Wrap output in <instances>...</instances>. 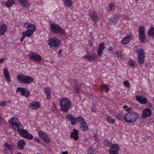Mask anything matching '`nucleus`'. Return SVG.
<instances>
[{"label": "nucleus", "instance_id": "f3484780", "mask_svg": "<svg viewBox=\"0 0 154 154\" xmlns=\"http://www.w3.org/2000/svg\"><path fill=\"white\" fill-rule=\"evenodd\" d=\"M135 98L136 100L142 104H145L147 101L146 98L142 95H136Z\"/></svg>", "mask_w": 154, "mask_h": 154}, {"label": "nucleus", "instance_id": "20e7f679", "mask_svg": "<svg viewBox=\"0 0 154 154\" xmlns=\"http://www.w3.org/2000/svg\"><path fill=\"white\" fill-rule=\"evenodd\" d=\"M9 122L10 125L15 131L17 130L19 128L22 127V125L20 124L18 119L15 117L10 118L9 120Z\"/></svg>", "mask_w": 154, "mask_h": 154}, {"label": "nucleus", "instance_id": "c03bdc74", "mask_svg": "<svg viewBox=\"0 0 154 154\" xmlns=\"http://www.w3.org/2000/svg\"><path fill=\"white\" fill-rule=\"evenodd\" d=\"M88 154H94L95 151L92 148H89L88 149Z\"/></svg>", "mask_w": 154, "mask_h": 154}, {"label": "nucleus", "instance_id": "13d9d810", "mask_svg": "<svg viewBox=\"0 0 154 154\" xmlns=\"http://www.w3.org/2000/svg\"><path fill=\"white\" fill-rule=\"evenodd\" d=\"M125 19L127 20L129 19L127 15L125 16Z\"/></svg>", "mask_w": 154, "mask_h": 154}, {"label": "nucleus", "instance_id": "052dcab7", "mask_svg": "<svg viewBox=\"0 0 154 154\" xmlns=\"http://www.w3.org/2000/svg\"><path fill=\"white\" fill-rule=\"evenodd\" d=\"M136 1V3H137L138 2V0H135Z\"/></svg>", "mask_w": 154, "mask_h": 154}, {"label": "nucleus", "instance_id": "f03ea898", "mask_svg": "<svg viewBox=\"0 0 154 154\" xmlns=\"http://www.w3.org/2000/svg\"><path fill=\"white\" fill-rule=\"evenodd\" d=\"M59 101L61 110L64 112L67 111L71 104L70 100L67 98H60Z\"/></svg>", "mask_w": 154, "mask_h": 154}, {"label": "nucleus", "instance_id": "473e14b6", "mask_svg": "<svg viewBox=\"0 0 154 154\" xmlns=\"http://www.w3.org/2000/svg\"><path fill=\"white\" fill-rule=\"evenodd\" d=\"M33 32H34L32 31L29 30L27 29L25 32L23 31L22 32V34L24 35L26 37H30L33 35Z\"/></svg>", "mask_w": 154, "mask_h": 154}, {"label": "nucleus", "instance_id": "5fc2aeb1", "mask_svg": "<svg viewBox=\"0 0 154 154\" xmlns=\"http://www.w3.org/2000/svg\"><path fill=\"white\" fill-rule=\"evenodd\" d=\"M5 60V58H0V63H2Z\"/></svg>", "mask_w": 154, "mask_h": 154}, {"label": "nucleus", "instance_id": "e2e57ef3", "mask_svg": "<svg viewBox=\"0 0 154 154\" xmlns=\"http://www.w3.org/2000/svg\"><path fill=\"white\" fill-rule=\"evenodd\" d=\"M153 101L154 102V97H153Z\"/></svg>", "mask_w": 154, "mask_h": 154}, {"label": "nucleus", "instance_id": "5701e85b", "mask_svg": "<svg viewBox=\"0 0 154 154\" xmlns=\"http://www.w3.org/2000/svg\"><path fill=\"white\" fill-rule=\"evenodd\" d=\"M44 91L47 96V98L48 99H50L51 97V90L49 87H46L44 88Z\"/></svg>", "mask_w": 154, "mask_h": 154}, {"label": "nucleus", "instance_id": "e433bc0d", "mask_svg": "<svg viewBox=\"0 0 154 154\" xmlns=\"http://www.w3.org/2000/svg\"><path fill=\"white\" fill-rule=\"evenodd\" d=\"M104 146L106 147H109L110 145H112V143L110 142L108 139H105L103 142Z\"/></svg>", "mask_w": 154, "mask_h": 154}, {"label": "nucleus", "instance_id": "39448f33", "mask_svg": "<svg viewBox=\"0 0 154 154\" xmlns=\"http://www.w3.org/2000/svg\"><path fill=\"white\" fill-rule=\"evenodd\" d=\"M21 128H19L16 131H17L19 134L22 137H25L29 140H32L33 138V136L29 134L26 130L23 129V128L22 125Z\"/></svg>", "mask_w": 154, "mask_h": 154}, {"label": "nucleus", "instance_id": "4468645a", "mask_svg": "<svg viewBox=\"0 0 154 154\" xmlns=\"http://www.w3.org/2000/svg\"><path fill=\"white\" fill-rule=\"evenodd\" d=\"M120 147L117 144H112L110 146L109 153L110 154H118V151Z\"/></svg>", "mask_w": 154, "mask_h": 154}, {"label": "nucleus", "instance_id": "f8f14e48", "mask_svg": "<svg viewBox=\"0 0 154 154\" xmlns=\"http://www.w3.org/2000/svg\"><path fill=\"white\" fill-rule=\"evenodd\" d=\"M79 116L76 118L72 115L68 114L66 116V118L67 119L71 122V125H73L76 124L78 122H79Z\"/></svg>", "mask_w": 154, "mask_h": 154}, {"label": "nucleus", "instance_id": "4c0bfd02", "mask_svg": "<svg viewBox=\"0 0 154 154\" xmlns=\"http://www.w3.org/2000/svg\"><path fill=\"white\" fill-rule=\"evenodd\" d=\"M106 119L107 122L110 124H114L115 122V119L111 118L109 116L107 117Z\"/></svg>", "mask_w": 154, "mask_h": 154}, {"label": "nucleus", "instance_id": "864d4df0", "mask_svg": "<svg viewBox=\"0 0 154 154\" xmlns=\"http://www.w3.org/2000/svg\"><path fill=\"white\" fill-rule=\"evenodd\" d=\"M91 110L92 111L95 112L97 110V109L95 107L93 106L91 108Z\"/></svg>", "mask_w": 154, "mask_h": 154}, {"label": "nucleus", "instance_id": "4be33fe9", "mask_svg": "<svg viewBox=\"0 0 154 154\" xmlns=\"http://www.w3.org/2000/svg\"><path fill=\"white\" fill-rule=\"evenodd\" d=\"M1 3L2 5L5 7L9 8L14 4V0H8L6 2L1 1Z\"/></svg>", "mask_w": 154, "mask_h": 154}, {"label": "nucleus", "instance_id": "49530a36", "mask_svg": "<svg viewBox=\"0 0 154 154\" xmlns=\"http://www.w3.org/2000/svg\"><path fill=\"white\" fill-rule=\"evenodd\" d=\"M113 48L111 46H109L107 48L108 52L109 54H112L113 53Z\"/></svg>", "mask_w": 154, "mask_h": 154}, {"label": "nucleus", "instance_id": "f257e3e1", "mask_svg": "<svg viewBox=\"0 0 154 154\" xmlns=\"http://www.w3.org/2000/svg\"><path fill=\"white\" fill-rule=\"evenodd\" d=\"M139 116L138 113L136 112H129L123 116L124 119L128 123H133L137 120Z\"/></svg>", "mask_w": 154, "mask_h": 154}, {"label": "nucleus", "instance_id": "412c9836", "mask_svg": "<svg viewBox=\"0 0 154 154\" xmlns=\"http://www.w3.org/2000/svg\"><path fill=\"white\" fill-rule=\"evenodd\" d=\"M132 38V35L131 34L128 35L123 38L121 41V43L122 45H126L130 41Z\"/></svg>", "mask_w": 154, "mask_h": 154}, {"label": "nucleus", "instance_id": "a19ab883", "mask_svg": "<svg viewBox=\"0 0 154 154\" xmlns=\"http://www.w3.org/2000/svg\"><path fill=\"white\" fill-rule=\"evenodd\" d=\"M103 90H105L106 91L108 92L109 91V89L108 86L106 85H102L100 88V90L101 91H102Z\"/></svg>", "mask_w": 154, "mask_h": 154}, {"label": "nucleus", "instance_id": "1a4fd4ad", "mask_svg": "<svg viewBox=\"0 0 154 154\" xmlns=\"http://www.w3.org/2000/svg\"><path fill=\"white\" fill-rule=\"evenodd\" d=\"M17 93L19 92L22 96H25L26 97H28L29 96L30 93L28 89L22 87H19L16 90Z\"/></svg>", "mask_w": 154, "mask_h": 154}, {"label": "nucleus", "instance_id": "7c9ffc66", "mask_svg": "<svg viewBox=\"0 0 154 154\" xmlns=\"http://www.w3.org/2000/svg\"><path fill=\"white\" fill-rule=\"evenodd\" d=\"M6 28L5 25L2 24L0 26V35H2L5 32Z\"/></svg>", "mask_w": 154, "mask_h": 154}, {"label": "nucleus", "instance_id": "9d476101", "mask_svg": "<svg viewBox=\"0 0 154 154\" xmlns=\"http://www.w3.org/2000/svg\"><path fill=\"white\" fill-rule=\"evenodd\" d=\"M137 53L138 58V62L139 64L143 63L144 62V53L142 49H138Z\"/></svg>", "mask_w": 154, "mask_h": 154}, {"label": "nucleus", "instance_id": "393cba45", "mask_svg": "<svg viewBox=\"0 0 154 154\" xmlns=\"http://www.w3.org/2000/svg\"><path fill=\"white\" fill-rule=\"evenodd\" d=\"M104 48V44L102 43L99 45L97 50V54L98 56H101L103 52Z\"/></svg>", "mask_w": 154, "mask_h": 154}, {"label": "nucleus", "instance_id": "6e6552de", "mask_svg": "<svg viewBox=\"0 0 154 154\" xmlns=\"http://www.w3.org/2000/svg\"><path fill=\"white\" fill-rule=\"evenodd\" d=\"M29 57L31 60L37 62H40L42 60V57L38 54L34 52H31L29 55Z\"/></svg>", "mask_w": 154, "mask_h": 154}, {"label": "nucleus", "instance_id": "79ce46f5", "mask_svg": "<svg viewBox=\"0 0 154 154\" xmlns=\"http://www.w3.org/2000/svg\"><path fill=\"white\" fill-rule=\"evenodd\" d=\"M128 64L131 67H134L135 65V62L133 60H130L128 62Z\"/></svg>", "mask_w": 154, "mask_h": 154}, {"label": "nucleus", "instance_id": "dca6fc26", "mask_svg": "<svg viewBox=\"0 0 154 154\" xmlns=\"http://www.w3.org/2000/svg\"><path fill=\"white\" fill-rule=\"evenodd\" d=\"M152 114V110L149 108L144 109L142 112V116L143 118L146 119V118L149 117L151 116Z\"/></svg>", "mask_w": 154, "mask_h": 154}, {"label": "nucleus", "instance_id": "37998d69", "mask_svg": "<svg viewBox=\"0 0 154 154\" xmlns=\"http://www.w3.org/2000/svg\"><path fill=\"white\" fill-rule=\"evenodd\" d=\"M73 91L74 92L77 93H79L80 91H81V89L78 86L74 87L73 88Z\"/></svg>", "mask_w": 154, "mask_h": 154}, {"label": "nucleus", "instance_id": "680f3d73", "mask_svg": "<svg viewBox=\"0 0 154 154\" xmlns=\"http://www.w3.org/2000/svg\"><path fill=\"white\" fill-rule=\"evenodd\" d=\"M88 83V82H86V84H87V83Z\"/></svg>", "mask_w": 154, "mask_h": 154}, {"label": "nucleus", "instance_id": "b1692460", "mask_svg": "<svg viewBox=\"0 0 154 154\" xmlns=\"http://www.w3.org/2000/svg\"><path fill=\"white\" fill-rule=\"evenodd\" d=\"M70 137L75 140H77L79 138L78 131L75 129H73L71 133Z\"/></svg>", "mask_w": 154, "mask_h": 154}, {"label": "nucleus", "instance_id": "aec40b11", "mask_svg": "<svg viewBox=\"0 0 154 154\" xmlns=\"http://www.w3.org/2000/svg\"><path fill=\"white\" fill-rule=\"evenodd\" d=\"M97 57L95 53L91 54L88 55H86L84 57V58L88 61H92L94 60Z\"/></svg>", "mask_w": 154, "mask_h": 154}, {"label": "nucleus", "instance_id": "ddd939ff", "mask_svg": "<svg viewBox=\"0 0 154 154\" xmlns=\"http://www.w3.org/2000/svg\"><path fill=\"white\" fill-rule=\"evenodd\" d=\"M145 29L143 26H140L139 28L138 33L139 38L140 42L143 43L144 42L145 38Z\"/></svg>", "mask_w": 154, "mask_h": 154}, {"label": "nucleus", "instance_id": "3c124183", "mask_svg": "<svg viewBox=\"0 0 154 154\" xmlns=\"http://www.w3.org/2000/svg\"><path fill=\"white\" fill-rule=\"evenodd\" d=\"M34 140L36 142H38V143H41V140L39 139L37 137L35 138H34Z\"/></svg>", "mask_w": 154, "mask_h": 154}, {"label": "nucleus", "instance_id": "bb28decb", "mask_svg": "<svg viewBox=\"0 0 154 154\" xmlns=\"http://www.w3.org/2000/svg\"><path fill=\"white\" fill-rule=\"evenodd\" d=\"M118 20V18L117 16H113L109 19L108 22L111 24H113L116 23Z\"/></svg>", "mask_w": 154, "mask_h": 154}, {"label": "nucleus", "instance_id": "c85d7f7f", "mask_svg": "<svg viewBox=\"0 0 154 154\" xmlns=\"http://www.w3.org/2000/svg\"><path fill=\"white\" fill-rule=\"evenodd\" d=\"M25 144V143L23 140H19L17 143V147L18 149H23Z\"/></svg>", "mask_w": 154, "mask_h": 154}, {"label": "nucleus", "instance_id": "6e6d98bb", "mask_svg": "<svg viewBox=\"0 0 154 154\" xmlns=\"http://www.w3.org/2000/svg\"><path fill=\"white\" fill-rule=\"evenodd\" d=\"M61 154H68V152L67 151H63L61 152Z\"/></svg>", "mask_w": 154, "mask_h": 154}, {"label": "nucleus", "instance_id": "c756f323", "mask_svg": "<svg viewBox=\"0 0 154 154\" xmlns=\"http://www.w3.org/2000/svg\"><path fill=\"white\" fill-rule=\"evenodd\" d=\"M114 56L117 57L118 58L120 59H124V56L122 54L120 51H116L114 53Z\"/></svg>", "mask_w": 154, "mask_h": 154}, {"label": "nucleus", "instance_id": "ea45409f", "mask_svg": "<svg viewBox=\"0 0 154 154\" xmlns=\"http://www.w3.org/2000/svg\"><path fill=\"white\" fill-rule=\"evenodd\" d=\"M148 35L150 36H154V28L152 27L148 32Z\"/></svg>", "mask_w": 154, "mask_h": 154}, {"label": "nucleus", "instance_id": "2f4dec72", "mask_svg": "<svg viewBox=\"0 0 154 154\" xmlns=\"http://www.w3.org/2000/svg\"><path fill=\"white\" fill-rule=\"evenodd\" d=\"M18 2L22 5L28 6L29 4L28 3L27 0H18Z\"/></svg>", "mask_w": 154, "mask_h": 154}, {"label": "nucleus", "instance_id": "f704fd0d", "mask_svg": "<svg viewBox=\"0 0 154 154\" xmlns=\"http://www.w3.org/2000/svg\"><path fill=\"white\" fill-rule=\"evenodd\" d=\"M63 1L66 7H70L72 5V0H63Z\"/></svg>", "mask_w": 154, "mask_h": 154}, {"label": "nucleus", "instance_id": "603ef678", "mask_svg": "<svg viewBox=\"0 0 154 154\" xmlns=\"http://www.w3.org/2000/svg\"><path fill=\"white\" fill-rule=\"evenodd\" d=\"M26 37L25 35H24V34H23V36L20 39V41L21 42H22L23 41V40L24 38Z\"/></svg>", "mask_w": 154, "mask_h": 154}, {"label": "nucleus", "instance_id": "2eb2a0df", "mask_svg": "<svg viewBox=\"0 0 154 154\" xmlns=\"http://www.w3.org/2000/svg\"><path fill=\"white\" fill-rule=\"evenodd\" d=\"M79 122L80 124V128L83 131H86L88 129V125L85 123L84 119L81 116L79 117Z\"/></svg>", "mask_w": 154, "mask_h": 154}, {"label": "nucleus", "instance_id": "a211bd4d", "mask_svg": "<svg viewBox=\"0 0 154 154\" xmlns=\"http://www.w3.org/2000/svg\"><path fill=\"white\" fill-rule=\"evenodd\" d=\"M3 72L7 82L8 83L10 82L11 80L8 68L6 67L4 68L3 69Z\"/></svg>", "mask_w": 154, "mask_h": 154}, {"label": "nucleus", "instance_id": "6ab92c4d", "mask_svg": "<svg viewBox=\"0 0 154 154\" xmlns=\"http://www.w3.org/2000/svg\"><path fill=\"white\" fill-rule=\"evenodd\" d=\"M24 26L28 30L34 32L36 29L34 25L27 22L23 24Z\"/></svg>", "mask_w": 154, "mask_h": 154}, {"label": "nucleus", "instance_id": "8fccbe9b", "mask_svg": "<svg viewBox=\"0 0 154 154\" xmlns=\"http://www.w3.org/2000/svg\"><path fill=\"white\" fill-rule=\"evenodd\" d=\"M62 50L60 49L58 51L57 55L58 57H61V53L62 52Z\"/></svg>", "mask_w": 154, "mask_h": 154}, {"label": "nucleus", "instance_id": "de8ad7c7", "mask_svg": "<svg viewBox=\"0 0 154 154\" xmlns=\"http://www.w3.org/2000/svg\"><path fill=\"white\" fill-rule=\"evenodd\" d=\"M7 104V102L5 101L0 102V106H4Z\"/></svg>", "mask_w": 154, "mask_h": 154}, {"label": "nucleus", "instance_id": "58836bf2", "mask_svg": "<svg viewBox=\"0 0 154 154\" xmlns=\"http://www.w3.org/2000/svg\"><path fill=\"white\" fill-rule=\"evenodd\" d=\"M115 9V7L113 3H111L109 5V7L108 8L107 11H110L113 10Z\"/></svg>", "mask_w": 154, "mask_h": 154}, {"label": "nucleus", "instance_id": "4d7b16f0", "mask_svg": "<svg viewBox=\"0 0 154 154\" xmlns=\"http://www.w3.org/2000/svg\"><path fill=\"white\" fill-rule=\"evenodd\" d=\"M131 109L130 108H128V107H127V108H126V111H129L130 110H131Z\"/></svg>", "mask_w": 154, "mask_h": 154}, {"label": "nucleus", "instance_id": "09e8293b", "mask_svg": "<svg viewBox=\"0 0 154 154\" xmlns=\"http://www.w3.org/2000/svg\"><path fill=\"white\" fill-rule=\"evenodd\" d=\"M123 84L126 87H128L129 86V83L127 81L124 82Z\"/></svg>", "mask_w": 154, "mask_h": 154}, {"label": "nucleus", "instance_id": "cd10ccee", "mask_svg": "<svg viewBox=\"0 0 154 154\" xmlns=\"http://www.w3.org/2000/svg\"><path fill=\"white\" fill-rule=\"evenodd\" d=\"M4 150L6 152L7 150H9L11 152V151L13 149L14 147L13 145H10L7 143L4 144Z\"/></svg>", "mask_w": 154, "mask_h": 154}, {"label": "nucleus", "instance_id": "72a5a7b5", "mask_svg": "<svg viewBox=\"0 0 154 154\" xmlns=\"http://www.w3.org/2000/svg\"><path fill=\"white\" fill-rule=\"evenodd\" d=\"M110 113L113 116L115 117L118 119H124L123 116L121 114L116 115L115 113V111L111 112Z\"/></svg>", "mask_w": 154, "mask_h": 154}, {"label": "nucleus", "instance_id": "bf43d9fd", "mask_svg": "<svg viewBox=\"0 0 154 154\" xmlns=\"http://www.w3.org/2000/svg\"><path fill=\"white\" fill-rule=\"evenodd\" d=\"M123 108L124 109H126L127 108V106H123Z\"/></svg>", "mask_w": 154, "mask_h": 154}, {"label": "nucleus", "instance_id": "c9c22d12", "mask_svg": "<svg viewBox=\"0 0 154 154\" xmlns=\"http://www.w3.org/2000/svg\"><path fill=\"white\" fill-rule=\"evenodd\" d=\"M89 15L93 20H95L97 19V15L95 11H93L90 12Z\"/></svg>", "mask_w": 154, "mask_h": 154}, {"label": "nucleus", "instance_id": "a18cd8bd", "mask_svg": "<svg viewBox=\"0 0 154 154\" xmlns=\"http://www.w3.org/2000/svg\"><path fill=\"white\" fill-rule=\"evenodd\" d=\"M94 43V39L93 38H92L89 41L88 45H92Z\"/></svg>", "mask_w": 154, "mask_h": 154}, {"label": "nucleus", "instance_id": "423d86ee", "mask_svg": "<svg viewBox=\"0 0 154 154\" xmlns=\"http://www.w3.org/2000/svg\"><path fill=\"white\" fill-rule=\"evenodd\" d=\"M60 43V42L56 37L50 38L48 40V44L51 48H57Z\"/></svg>", "mask_w": 154, "mask_h": 154}, {"label": "nucleus", "instance_id": "7ed1b4c3", "mask_svg": "<svg viewBox=\"0 0 154 154\" xmlns=\"http://www.w3.org/2000/svg\"><path fill=\"white\" fill-rule=\"evenodd\" d=\"M17 79L20 83L27 84L32 83L34 81V79L32 77L23 74L18 75L17 76Z\"/></svg>", "mask_w": 154, "mask_h": 154}, {"label": "nucleus", "instance_id": "a878e982", "mask_svg": "<svg viewBox=\"0 0 154 154\" xmlns=\"http://www.w3.org/2000/svg\"><path fill=\"white\" fill-rule=\"evenodd\" d=\"M40 106V103L37 102H34L30 104V108L32 109H37Z\"/></svg>", "mask_w": 154, "mask_h": 154}, {"label": "nucleus", "instance_id": "0eeeda50", "mask_svg": "<svg viewBox=\"0 0 154 154\" xmlns=\"http://www.w3.org/2000/svg\"><path fill=\"white\" fill-rule=\"evenodd\" d=\"M50 29L52 32L55 33L63 34L64 33V30L59 26L54 24L51 25Z\"/></svg>", "mask_w": 154, "mask_h": 154}, {"label": "nucleus", "instance_id": "9b49d317", "mask_svg": "<svg viewBox=\"0 0 154 154\" xmlns=\"http://www.w3.org/2000/svg\"><path fill=\"white\" fill-rule=\"evenodd\" d=\"M38 134L39 137L45 142L48 143L50 142L49 138L46 133L42 131H39Z\"/></svg>", "mask_w": 154, "mask_h": 154}]
</instances>
